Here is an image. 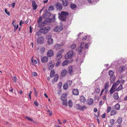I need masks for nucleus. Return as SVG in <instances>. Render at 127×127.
<instances>
[{"instance_id": "f257e3e1", "label": "nucleus", "mask_w": 127, "mask_h": 127, "mask_svg": "<svg viewBox=\"0 0 127 127\" xmlns=\"http://www.w3.org/2000/svg\"><path fill=\"white\" fill-rule=\"evenodd\" d=\"M69 13L68 12L65 11H62L61 13L59 14V18L62 21H65L66 19V16H68Z\"/></svg>"}, {"instance_id": "f03ea898", "label": "nucleus", "mask_w": 127, "mask_h": 127, "mask_svg": "<svg viewBox=\"0 0 127 127\" xmlns=\"http://www.w3.org/2000/svg\"><path fill=\"white\" fill-rule=\"evenodd\" d=\"M50 27H46L44 28L40 29L39 31L41 33L43 34H46L50 31Z\"/></svg>"}, {"instance_id": "7ed1b4c3", "label": "nucleus", "mask_w": 127, "mask_h": 127, "mask_svg": "<svg viewBox=\"0 0 127 127\" xmlns=\"http://www.w3.org/2000/svg\"><path fill=\"white\" fill-rule=\"evenodd\" d=\"M75 107L77 109L82 111H84L87 108V107L86 106L81 105L79 104H76L75 105Z\"/></svg>"}, {"instance_id": "20e7f679", "label": "nucleus", "mask_w": 127, "mask_h": 127, "mask_svg": "<svg viewBox=\"0 0 127 127\" xmlns=\"http://www.w3.org/2000/svg\"><path fill=\"white\" fill-rule=\"evenodd\" d=\"M63 29V27L61 26H58L56 27L54 29V31L56 32H59Z\"/></svg>"}, {"instance_id": "39448f33", "label": "nucleus", "mask_w": 127, "mask_h": 127, "mask_svg": "<svg viewBox=\"0 0 127 127\" xmlns=\"http://www.w3.org/2000/svg\"><path fill=\"white\" fill-rule=\"evenodd\" d=\"M56 8L57 10L60 11L62 9V5L60 3H57L56 4Z\"/></svg>"}, {"instance_id": "423d86ee", "label": "nucleus", "mask_w": 127, "mask_h": 127, "mask_svg": "<svg viewBox=\"0 0 127 127\" xmlns=\"http://www.w3.org/2000/svg\"><path fill=\"white\" fill-rule=\"evenodd\" d=\"M44 38L42 37H40L37 39V42L39 44H42L43 42Z\"/></svg>"}, {"instance_id": "0eeeda50", "label": "nucleus", "mask_w": 127, "mask_h": 127, "mask_svg": "<svg viewBox=\"0 0 127 127\" xmlns=\"http://www.w3.org/2000/svg\"><path fill=\"white\" fill-rule=\"evenodd\" d=\"M32 6L33 7V9L35 10L36 9L37 7V6L36 4L35 1L34 0H33L32 1Z\"/></svg>"}, {"instance_id": "6e6552de", "label": "nucleus", "mask_w": 127, "mask_h": 127, "mask_svg": "<svg viewBox=\"0 0 127 127\" xmlns=\"http://www.w3.org/2000/svg\"><path fill=\"white\" fill-rule=\"evenodd\" d=\"M54 65L51 61L48 64V67L49 70H51L53 67Z\"/></svg>"}, {"instance_id": "1a4fd4ad", "label": "nucleus", "mask_w": 127, "mask_h": 127, "mask_svg": "<svg viewBox=\"0 0 127 127\" xmlns=\"http://www.w3.org/2000/svg\"><path fill=\"white\" fill-rule=\"evenodd\" d=\"M48 58L47 57L44 56L41 59V62L42 63H46L48 61Z\"/></svg>"}, {"instance_id": "9d476101", "label": "nucleus", "mask_w": 127, "mask_h": 127, "mask_svg": "<svg viewBox=\"0 0 127 127\" xmlns=\"http://www.w3.org/2000/svg\"><path fill=\"white\" fill-rule=\"evenodd\" d=\"M45 25V23L44 22H41L38 23V27L40 28L44 27Z\"/></svg>"}, {"instance_id": "9b49d317", "label": "nucleus", "mask_w": 127, "mask_h": 127, "mask_svg": "<svg viewBox=\"0 0 127 127\" xmlns=\"http://www.w3.org/2000/svg\"><path fill=\"white\" fill-rule=\"evenodd\" d=\"M47 56L50 57H51L53 56V53L52 50H51L49 51L47 53Z\"/></svg>"}, {"instance_id": "f8f14e48", "label": "nucleus", "mask_w": 127, "mask_h": 127, "mask_svg": "<svg viewBox=\"0 0 127 127\" xmlns=\"http://www.w3.org/2000/svg\"><path fill=\"white\" fill-rule=\"evenodd\" d=\"M86 99L83 96H81L80 97L79 100L81 102H84L86 101Z\"/></svg>"}, {"instance_id": "ddd939ff", "label": "nucleus", "mask_w": 127, "mask_h": 127, "mask_svg": "<svg viewBox=\"0 0 127 127\" xmlns=\"http://www.w3.org/2000/svg\"><path fill=\"white\" fill-rule=\"evenodd\" d=\"M15 20H13L12 23V24L13 26L15 28L14 31L15 32L16 30H17L18 27V25L17 24L16 26V24L15 23Z\"/></svg>"}, {"instance_id": "4468645a", "label": "nucleus", "mask_w": 127, "mask_h": 127, "mask_svg": "<svg viewBox=\"0 0 127 127\" xmlns=\"http://www.w3.org/2000/svg\"><path fill=\"white\" fill-rule=\"evenodd\" d=\"M73 94L74 95H77L79 94V92L77 89H74L72 91Z\"/></svg>"}, {"instance_id": "2eb2a0df", "label": "nucleus", "mask_w": 127, "mask_h": 127, "mask_svg": "<svg viewBox=\"0 0 127 127\" xmlns=\"http://www.w3.org/2000/svg\"><path fill=\"white\" fill-rule=\"evenodd\" d=\"M67 73V71L65 69H64L62 70L61 73V76L63 77L66 75Z\"/></svg>"}, {"instance_id": "dca6fc26", "label": "nucleus", "mask_w": 127, "mask_h": 127, "mask_svg": "<svg viewBox=\"0 0 127 127\" xmlns=\"http://www.w3.org/2000/svg\"><path fill=\"white\" fill-rule=\"evenodd\" d=\"M56 57L58 60H60L62 57V55L61 54L58 53L56 54Z\"/></svg>"}, {"instance_id": "f3484780", "label": "nucleus", "mask_w": 127, "mask_h": 127, "mask_svg": "<svg viewBox=\"0 0 127 127\" xmlns=\"http://www.w3.org/2000/svg\"><path fill=\"white\" fill-rule=\"evenodd\" d=\"M110 83H112L115 80V76H111L110 77Z\"/></svg>"}, {"instance_id": "a211bd4d", "label": "nucleus", "mask_w": 127, "mask_h": 127, "mask_svg": "<svg viewBox=\"0 0 127 127\" xmlns=\"http://www.w3.org/2000/svg\"><path fill=\"white\" fill-rule=\"evenodd\" d=\"M109 82H106L104 86V89H108V88L109 87Z\"/></svg>"}, {"instance_id": "6ab92c4d", "label": "nucleus", "mask_w": 127, "mask_h": 127, "mask_svg": "<svg viewBox=\"0 0 127 127\" xmlns=\"http://www.w3.org/2000/svg\"><path fill=\"white\" fill-rule=\"evenodd\" d=\"M55 16H54L52 18L48 19V21L50 22H54L55 19Z\"/></svg>"}, {"instance_id": "aec40b11", "label": "nucleus", "mask_w": 127, "mask_h": 127, "mask_svg": "<svg viewBox=\"0 0 127 127\" xmlns=\"http://www.w3.org/2000/svg\"><path fill=\"white\" fill-rule=\"evenodd\" d=\"M122 121V117H120L116 121L117 123L119 124H121Z\"/></svg>"}, {"instance_id": "412c9836", "label": "nucleus", "mask_w": 127, "mask_h": 127, "mask_svg": "<svg viewBox=\"0 0 127 127\" xmlns=\"http://www.w3.org/2000/svg\"><path fill=\"white\" fill-rule=\"evenodd\" d=\"M62 1L63 2V3L64 6H67L68 5V1L65 0H62Z\"/></svg>"}, {"instance_id": "4be33fe9", "label": "nucleus", "mask_w": 127, "mask_h": 127, "mask_svg": "<svg viewBox=\"0 0 127 127\" xmlns=\"http://www.w3.org/2000/svg\"><path fill=\"white\" fill-rule=\"evenodd\" d=\"M113 97L114 99L115 100H117L118 99L119 96L118 93H116L114 94Z\"/></svg>"}, {"instance_id": "5701e85b", "label": "nucleus", "mask_w": 127, "mask_h": 127, "mask_svg": "<svg viewBox=\"0 0 127 127\" xmlns=\"http://www.w3.org/2000/svg\"><path fill=\"white\" fill-rule=\"evenodd\" d=\"M67 97V95L66 94H63L61 96V99L62 100L66 99Z\"/></svg>"}, {"instance_id": "b1692460", "label": "nucleus", "mask_w": 127, "mask_h": 127, "mask_svg": "<svg viewBox=\"0 0 127 127\" xmlns=\"http://www.w3.org/2000/svg\"><path fill=\"white\" fill-rule=\"evenodd\" d=\"M125 67H119L118 69V72H121L123 71L124 70Z\"/></svg>"}, {"instance_id": "393cba45", "label": "nucleus", "mask_w": 127, "mask_h": 127, "mask_svg": "<svg viewBox=\"0 0 127 127\" xmlns=\"http://www.w3.org/2000/svg\"><path fill=\"white\" fill-rule=\"evenodd\" d=\"M93 103V100L92 98H90L88 101V103L89 105H92Z\"/></svg>"}, {"instance_id": "a878e982", "label": "nucleus", "mask_w": 127, "mask_h": 127, "mask_svg": "<svg viewBox=\"0 0 127 127\" xmlns=\"http://www.w3.org/2000/svg\"><path fill=\"white\" fill-rule=\"evenodd\" d=\"M69 61L66 60L64 61L62 63V65L63 66L67 65L69 63Z\"/></svg>"}, {"instance_id": "bb28decb", "label": "nucleus", "mask_w": 127, "mask_h": 127, "mask_svg": "<svg viewBox=\"0 0 127 127\" xmlns=\"http://www.w3.org/2000/svg\"><path fill=\"white\" fill-rule=\"evenodd\" d=\"M120 82V81L119 80H118L116 82H114L113 83L112 86L116 87L118 85Z\"/></svg>"}, {"instance_id": "cd10ccee", "label": "nucleus", "mask_w": 127, "mask_h": 127, "mask_svg": "<svg viewBox=\"0 0 127 127\" xmlns=\"http://www.w3.org/2000/svg\"><path fill=\"white\" fill-rule=\"evenodd\" d=\"M116 111L115 110H111L110 112V116H114L116 115Z\"/></svg>"}, {"instance_id": "c85d7f7f", "label": "nucleus", "mask_w": 127, "mask_h": 127, "mask_svg": "<svg viewBox=\"0 0 127 127\" xmlns=\"http://www.w3.org/2000/svg\"><path fill=\"white\" fill-rule=\"evenodd\" d=\"M120 108V105L118 103L116 104L115 105V108L116 110H119Z\"/></svg>"}, {"instance_id": "c756f323", "label": "nucleus", "mask_w": 127, "mask_h": 127, "mask_svg": "<svg viewBox=\"0 0 127 127\" xmlns=\"http://www.w3.org/2000/svg\"><path fill=\"white\" fill-rule=\"evenodd\" d=\"M113 86L112 87L109 91L110 94H112L115 91V89L113 88Z\"/></svg>"}, {"instance_id": "7c9ffc66", "label": "nucleus", "mask_w": 127, "mask_h": 127, "mask_svg": "<svg viewBox=\"0 0 127 127\" xmlns=\"http://www.w3.org/2000/svg\"><path fill=\"white\" fill-rule=\"evenodd\" d=\"M55 73V71L54 70H52L50 72V76L51 77H53Z\"/></svg>"}, {"instance_id": "2f4dec72", "label": "nucleus", "mask_w": 127, "mask_h": 127, "mask_svg": "<svg viewBox=\"0 0 127 127\" xmlns=\"http://www.w3.org/2000/svg\"><path fill=\"white\" fill-rule=\"evenodd\" d=\"M63 101V105L65 106H67V101L66 99L62 100Z\"/></svg>"}, {"instance_id": "473e14b6", "label": "nucleus", "mask_w": 127, "mask_h": 127, "mask_svg": "<svg viewBox=\"0 0 127 127\" xmlns=\"http://www.w3.org/2000/svg\"><path fill=\"white\" fill-rule=\"evenodd\" d=\"M31 61L32 62V64L34 65V64H37V62L36 60H35L33 61V57H32L31 59Z\"/></svg>"}, {"instance_id": "72a5a7b5", "label": "nucleus", "mask_w": 127, "mask_h": 127, "mask_svg": "<svg viewBox=\"0 0 127 127\" xmlns=\"http://www.w3.org/2000/svg\"><path fill=\"white\" fill-rule=\"evenodd\" d=\"M47 42L49 45L52 44L53 42V39H48L47 41Z\"/></svg>"}, {"instance_id": "f704fd0d", "label": "nucleus", "mask_w": 127, "mask_h": 127, "mask_svg": "<svg viewBox=\"0 0 127 127\" xmlns=\"http://www.w3.org/2000/svg\"><path fill=\"white\" fill-rule=\"evenodd\" d=\"M108 74L110 76V77L112 76H114V72L113 71L110 70H109L108 72Z\"/></svg>"}, {"instance_id": "c9c22d12", "label": "nucleus", "mask_w": 127, "mask_h": 127, "mask_svg": "<svg viewBox=\"0 0 127 127\" xmlns=\"http://www.w3.org/2000/svg\"><path fill=\"white\" fill-rule=\"evenodd\" d=\"M67 53L69 55V56L71 58L73 54V52L72 51H70L67 52Z\"/></svg>"}, {"instance_id": "e433bc0d", "label": "nucleus", "mask_w": 127, "mask_h": 127, "mask_svg": "<svg viewBox=\"0 0 127 127\" xmlns=\"http://www.w3.org/2000/svg\"><path fill=\"white\" fill-rule=\"evenodd\" d=\"M123 89V88L122 85V84H121L117 89L116 91H118L120 90H122Z\"/></svg>"}, {"instance_id": "4c0bfd02", "label": "nucleus", "mask_w": 127, "mask_h": 127, "mask_svg": "<svg viewBox=\"0 0 127 127\" xmlns=\"http://www.w3.org/2000/svg\"><path fill=\"white\" fill-rule=\"evenodd\" d=\"M115 120L113 119H111L110 120V123L111 126L114 125L115 123Z\"/></svg>"}, {"instance_id": "58836bf2", "label": "nucleus", "mask_w": 127, "mask_h": 127, "mask_svg": "<svg viewBox=\"0 0 127 127\" xmlns=\"http://www.w3.org/2000/svg\"><path fill=\"white\" fill-rule=\"evenodd\" d=\"M68 105L69 107H71L73 105L72 102L71 100H69L68 101Z\"/></svg>"}, {"instance_id": "ea45409f", "label": "nucleus", "mask_w": 127, "mask_h": 127, "mask_svg": "<svg viewBox=\"0 0 127 127\" xmlns=\"http://www.w3.org/2000/svg\"><path fill=\"white\" fill-rule=\"evenodd\" d=\"M68 72L69 73H71L72 71V67L71 66H70L68 67Z\"/></svg>"}, {"instance_id": "a19ab883", "label": "nucleus", "mask_w": 127, "mask_h": 127, "mask_svg": "<svg viewBox=\"0 0 127 127\" xmlns=\"http://www.w3.org/2000/svg\"><path fill=\"white\" fill-rule=\"evenodd\" d=\"M45 50V48L44 47H41V48L40 49V53L42 54L44 52V51Z\"/></svg>"}, {"instance_id": "79ce46f5", "label": "nucleus", "mask_w": 127, "mask_h": 127, "mask_svg": "<svg viewBox=\"0 0 127 127\" xmlns=\"http://www.w3.org/2000/svg\"><path fill=\"white\" fill-rule=\"evenodd\" d=\"M58 75L57 74H56L55 75V76H54V80L55 82H56L58 80Z\"/></svg>"}, {"instance_id": "37998d69", "label": "nucleus", "mask_w": 127, "mask_h": 127, "mask_svg": "<svg viewBox=\"0 0 127 127\" xmlns=\"http://www.w3.org/2000/svg\"><path fill=\"white\" fill-rule=\"evenodd\" d=\"M48 9L49 11H51V10H54V8L53 6H51L49 7Z\"/></svg>"}, {"instance_id": "c03bdc74", "label": "nucleus", "mask_w": 127, "mask_h": 127, "mask_svg": "<svg viewBox=\"0 0 127 127\" xmlns=\"http://www.w3.org/2000/svg\"><path fill=\"white\" fill-rule=\"evenodd\" d=\"M70 6L71 8L74 9L76 7V5L73 3H71L70 4Z\"/></svg>"}, {"instance_id": "a18cd8bd", "label": "nucleus", "mask_w": 127, "mask_h": 127, "mask_svg": "<svg viewBox=\"0 0 127 127\" xmlns=\"http://www.w3.org/2000/svg\"><path fill=\"white\" fill-rule=\"evenodd\" d=\"M62 46V45H60L59 44H57L55 46V47L57 49H58L60 48V47Z\"/></svg>"}, {"instance_id": "49530a36", "label": "nucleus", "mask_w": 127, "mask_h": 127, "mask_svg": "<svg viewBox=\"0 0 127 127\" xmlns=\"http://www.w3.org/2000/svg\"><path fill=\"white\" fill-rule=\"evenodd\" d=\"M68 87V84L66 83L63 86V88L65 90H66L67 89Z\"/></svg>"}, {"instance_id": "de8ad7c7", "label": "nucleus", "mask_w": 127, "mask_h": 127, "mask_svg": "<svg viewBox=\"0 0 127 127\" xmlns=\"http://www.w3.org/2000/svg\"><path fill=\"white\" fill-rule=\"evenodd\" d=\"M95 92L97 93H99L100 91V90L99 88H97L95 89Z\"/></svg>"}, {"instance_id": "09e8293b", "label": "nucleus", "mask_w": 127, "mask_h": 127, "mask_svg": "<svg viewBox=\"0 0 127 127\" xmlns=\"http://www.w3.org/2000/svg\"><path fill=\"white\" fill-rule=\"evenodd\" d=\"M62 83L61 82H60L58 84V88L59 89H60L61 88L62 86Z\"/></svg>"}, {"instance_id": "8fccbe9b", "label": "nucleus", "mask_w": 127, "mask_h": 127, "mask_svg": "<svg viewBox=\"0 0 127 127\" xmlns=\"http://www.w3.org/2000/svg\"><path fill=\"white\" fill-rule=\"evenodd\" d=\"M68 85L70 86L72 84V81L70 80H68L67 81V83Z\"/></svg>"}, {"instance_id": "3c124183", "label": "nucleus", "mask_w": 127, "mask_h": 127, "mask_svg": "<svg viewBox=\"0 0 127 127\" xmlns=\"http://www.w3.org/2000/svg\"><path fill=\"white\" fill-rule=\"evenodd\" d=\"M65 59H67L69 58H70L69 56V55L67 53H66L65 56Z\"/></svg>"}, {"instance_id": "603ef678", "label": "nucleus", "mask_w": 127, "mask_h": 127, "mask_svg": "<svg viewBox=\"0 0 127 127\" xmlns=\"http://www.w3.org/2000/svg\"><path fill=\"white\" fill-rule=\"evenodd\" d=\"M76 47V45L75 44H73L70 46V48L71 49H73L75 48Z\"/></svg>"}, {"instance_id": "864d4df0", "label": "nucleus", "mask_w": 127, "mask_h": 127, "mask_svg": "<svg viewBox=\"0 0 127 127\" xmlns=\"http://www.w3.org/2000/svg\"><path fill=\"white\" fill-rule=\"evenodd\" d=\"M83 49V48H81L80 47H79L78 48V53H79L80 54L81 53V52H82V49Z\"/></svg>"}, {"instance_id": "5fc2aeb1", "label": "nucleus", "mask_w": 127, "mask_h": 127, "mask_svg": "<svg viewBox=\"0 0 127 127\" xmlns=\"http://www.w3.org/2000/svg\"><path fill=\"white\" fill-rule=\"evenodd\" d=\"M84 44V42H81L80 44V47L82 48H83V46Z\"/></svg>"}, {"instance_id": "6e6d98bb", "label": "nucleus", "mask_w": 127, "mask_h": 127, "mask_svg": "<svg viewBox=\"0 0 127 127\" xmlns=\"http://www.w3.org/2000/svg\"><path fill=\"white\" fill-rule=\"evenodd\" d=\"M42 18L41 17H40L38 20L37 23H41V22L42 20Z\"/></svg>"}, {"instance_id": "4d7b16f0", "label": "nucleus", "mask_w": 127, "mask_h": 127, "mask_svg": "<svg viewBox=\"0 0 127 127\" xmlns=\"http://www.w3.org/2000/svg\"><path fill=\"white\" fill-rule=\"evenodd\" d=\"M64 49H62L60 50L58 52V53H60L62 54V53L64 52Z\"/></svg>"}, {"instance_id": "13d9d810", "label": "nucleus", "mask_w": 127, "mask_h": 127, "mask_svg": "<svg viewBox=\"0 0 127 127\" xmlns=\"http://www.w3.org/2000/svg\"><path fill=\"white\" fill-rule=\"evenodd\" d=\"M5 12L8 15H10V13L9 12H8L7 11V10L6 9H5Z\"/></svg>"}, {"instance_id": "bf43d9fd", "label": "nucleus", "mask_w": 127, "mask_h": 127, "mask_svg": "<svg viewBox=\"0 0 127 127\" xmlns=\"http://www.w3.org/2000/svg\"><path fill=\"white\" fill-rule=\"evenodd\" d=\"M111 107H108L107 108V112L108 113L110 111L111 109Z\"/></svg>"}, {"instance_id": "052dcab7", "label": "nucleus", "mask_w": 127, "mask_h": 127, "mask_svg": "<svg viewBox=\"0 0 127 127\" xmlns=\"http://www.w3.org/2000/svg\"><path fill=\"white\" fill-rule=\"evenodd\" d=\"M26 118L28 120H29L31 121H32L33 120L31 118H29V117H26Z\"/></svg>"}, {"instance_id": "680f3d73", "label": "nucleus", "mask_w": 127, "mask_h": 127, "mask_svg": "<svg viewBox=\"0 0 127 127\" xmlns=\"http://www.w3.org/2000/svg\"><path fill=\"white\" fill-rule=\"evenodd\" d=\"M85 48H87L88 47V44L87 43H86L85 44Z\"/></svg>"}, {"instance_id": "e2e57ef3", "label": "nucleus", "mask_w": 127, "mask_h": 127, "mask_svg": "<svg viewBox=\"0 0 127 127\" xmlns=\"http://www.w3.org/2000/svg\"><path fill=\"white\" fill-rule=\"evenodd\" d=\"M41 32H40L39 31L38 32H36V34L37 35L39 36L41 34Z\"/></svg>"}, {"instance_id": "0e129e2a", "label": "nucleus", "mask_w": 127, "mask_h": 127, "mask_svg": "<svg viewBox=\"0 0 127 127\" xmlns=\"http://www.w3.org/2000/svg\"><path fill=\"white\" fill-rule=\"evenodd\" d=\"M60 64V63L59 61L57 62L56 64V66H59Z\"/></svg>"}, {"instance_id": "69168bd1", "label": "nucleus", "mask_w": 127, "mask_h": 127, "mask_svg": "<svg viewBox=\"0 0 127 127\" xmlns=\"http://www.w3.org/2000/svg\"><path fill=\"white\" fill-rule=\"evenodd\" d=\"M120 82H121V85L122 84V85L125 82V80H121L120 81Z\"/></svg>"}, {"instance_id": "338daca9", "label": "nucleus", "mask_w": 127, "mask_h": 127, "mask_svg": "<svg viewBox=\"0 0 127 127\" xmlns=\"http://www.w3.org/2000/svg\"><path fill=\"white\" fill-rule=\"evenodd\" d=\"M101 117L103 118H105L106 117V114L105 113L104 114L101 116Z\"/></svg>"}, {"instance_id": "774afa93", "label": "nucleus", "mask_w": 127, "mask_h": 127, "mask_svg": "<svg viewBox=\"0 0 127 127\" xmlns=\"http://www.w3.org/2000/svg\"><path fill=\"white\" fill-rule=\"evenodd\" d=\"M34 104L36 106H38V102L36 101H34Z\"/></svg>"}]
</instances>
